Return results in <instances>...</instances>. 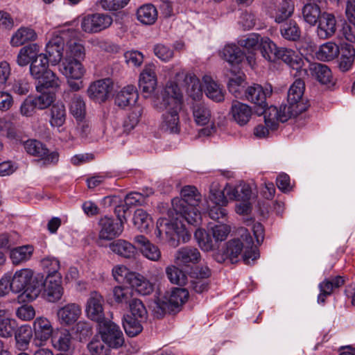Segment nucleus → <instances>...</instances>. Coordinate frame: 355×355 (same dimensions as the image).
Returning <instances> with one entry per match:
<instances>
[{"label":"nucleus","instance_id":"1","mask_svg":"<svg viewBox=\"0 0 355 355\" xmlns=\"http://www.w3.org/2000/svg\"><path fill=\"white\" fill-rule=\"evenodd\" d=\"M183 96L178 85L168 83L162 93V100L154 102V106L160 111L165 110L162 115V128L170 133H178L180 130L179 112L182 110Z\"/></svg>","mask_w":355,"mask_h":355},{"label":"nucleus","instance_id":"2","mask_svg":"<svg viewBox=\"0 0 355 355\" xmlns=\"http://www.w3.org/2000/svg\"><path fill=\"white\" fill-rule=\"evenodd\" d=\"M304 83L297 79L290 87L288 92V105H282L279 107L271 105L266 113V123L275 128L277 122L284 123L291 117H295L306 110L302 98L304 92Z\"/></svg>","mask_w":355,"mask_h":355},{"label":"nucleus","instance_id":"3","mask_svg":"<svg viewBox=\"0 0 355 355\" xmlns=\"http://www.w3.org/2000/svg\"><path fill=\"white\" fill-rule=\"evenodd\" d=\"M241 238L245 243L240 239H232L226 243L221 251L214 254V259L218 263H223L229 260L232 263L239 261L241 252L245 249L243 256L245 264H252L259 257V252L257 247L254 246L252 236L246 229H241Z\"/></svg>","mask_w":355,"mask_h":355},{"label":"nucleus","instance_id":"4","mask_svg":"<svg viewBox=\"0 0 355 355\" xmlns=\"http://www.w3.org/2000/svg\"><path fill=\"white\" fill-rule=\"evenodd\" d=\"M181 198L172 200V207L177 215L191 225H197L201 215L196 207L201 200V195L193 186L187 185L181 189Z\"/></svg>","mask_w":355,"mask_h":355},{"label":"nucleus","instance_id":"5","mask_svg":"<svg viewBox=\"0 0 355 355\" xmlns=\"http://www.w3.org/2000/svg\"><path fill=\"white\" fill-rule=\"evenodd\" d=\"M43 276L34 272L29 268L17 270L12 276L13 293L22 292L26 298L33 301L35 300L42 291Z\"/></svg>","mask_w":355,"mask_h":355},{"label":"nucleus","instance_id":"6","mask_svg":"<svg viewBox=\"0 0 355 355\" xmlns=\"http://www.w3.org/2000/svg\"><path fill=\"white\" fill-rule=\"evenodd\" d=\"M189 292L185 288H174L164 295V299L155 300L151 305L154 315L162 318L166 313H171L182 306L188 299Z\"/></svg>","mask_w":355,"mask_h":355},{"label":"nucleus","instance_id":"7","mask_svg":"<svg viewBox=\"0 0 355 355\" xmlns=\"http://www.w3.org/2000/svg\"><path fill=\"white\" fill-rule=\"evenodd\" d=\"M155 234L159 239H163V234H164L168 243L174 248L180 244V241L185 243L191 238V235L182 225H179L177 222H173L164 218L158 219Z\"/></svg>","mask_w":355,"mask_h":355},{"label":"nucleus","instance_id":"8","mask_svg":"<svg viewBox=\"0 0 355 355\" xmlns=\"http://www.w3.org/2000/svg\"><path fill=\"white\" fill-rule=\"evenodd\" d=\"M26 152L38 158V162L43 166L55 164L59 160L57 151H50L44 144L36 139H28L24 143Z\"/></svg>","mask_w":355,"mask_h":355},{"label":"nucleus","instance_id":"9","mask_svg":"<svg viewBox=\"0 0 355 355\" xmlns=\"http://www.w3.org/2000/svg\"><path fill=\"white\" fill-rule=\"evenodd\" d=\"M98 327L101 338L108 346L112 348H118L123 345L124 343L123 334L118 325L105 319L102 322L98 323Z\"/></svg>","mask_w":355,"mask_h":355},{"label":"nucleus","instance_id":"10","mask_svg":"<svg viewBox=\"0 0 355 355\" xmlns=\"http://www.w3.org/2000/svg\"><path fill=\"white\" fill-rule=\"evenodd\" d=\"M112 24V18L107 14H89L83 17L81 28L86 33H96L107 28Z\"/></svg>","mask_w":355,"mask_h":355},{"label":"nucleus","instance_id":"11","mask_svg":"<svg viewBox=\"0 0 355 355\" xmlns=\"http://www.w3.org/2000/svg\"><path fill=\"white\" fill-rule=\"evenodd\" d=\"M42 289L43 295L49 302H57L61 300L64 288L62 285V275L46 277L43 279Z\"/></svg>","mask_w":355,"mask_h":355},{"label":"nucleus","instance_id":"12","mask_svg":"<svg viewBox=\"0 0 355 355\" xmlns=\"http://www.w3.org/2000/svg\"><path fill=\"white\" fill-rule=\"evenodd\" d=\"M113 89V82L110 78H104L93 82L87 89L88 96L94 101L101 103L109 98Z\"/></svg>","mask_w":355,"mask_h":355},{"label":"nucleus","instance_id":"13","mask_svg":"<svg viewBox=\"0 0 355 355\" xmlns=\"http://www.w3.org/2000/svg\"><path fill=\"white\" fill-rule=\"evenodd\" d=\"M156 67L154 64H146L141 71L139 87L144 98H148L155 91L157 85Z\"/></svg>","mask_w":355,"mask_h":355},{"label":"nucleus","instance_id":"14","mask_svg":"<svg viewBox=\"0 0 355 355\" xmlns=\"http://www.w3.org/2000/svg\"><path fill=\"white\" fill-rule=\"evenodd\" d=\"M104 300L103 296L97 292L91 293L86 305V313L89 318L96 321L98 324L105 320L103 311Z\"/></svg>","mask_w":355,"mask_h":355},{"label":"nucleus","instance_id":"15","mask_svg":"<svg viewBox=\"0 0 355 355\" xmlns=\"http://www.w3.org/2000/svg\"><path fill=\"white\" fill-rule=\"evenodd\" d=\"M99 225V239L103 240H112L119 236L123 230V224L121 221L109 217L101 218Z\"/></svg>","mask_w":355,"mask_h":355},{"label":"nucleus","instance_id":"16","mask_svg":"<svg viewBox=\"0 0 355 355\" xmlns=\"http://www.w3.org/2000/svg\"><path fill=\"white\" fill-rule=\"evenodd\" d=\"M82 314L81 306L76 303H69L60 308L57 316L60 323L64 326L74 324Z\"/></svg>","mask_w":355,"mask_h":355},{"label":"nucleus","instance_id":"17","mask_svg":"<svg viewBox=\"0 0 355 355\" xmlns=\"http://www.w3.org/2000/svg\"><path fill=\"white\" fill-rule=\"evenodd\" d=\"M316 33L322 40L332 37L336 31V21L332 14L324 12L319 19Z\"/></svg>","mask_w":355,"mask_h":355},{"label":"nucleus","instance_id":"18","mask_svg":"<svg viewBox=\"0 0 355 355\" xmlns=\"http://www.w3.org/2000/svg\"><path fill=\"white\" fill-rule=\"evenodd\" d=\"M64 41L60 36L56 35L52 37L46 45L45 54L48 60L53 64H57L64 58L63 54Z\"/></svg>","mask_w":355,"mask_h":355},{"label":"nucleus","instance_id":"19","mask_svg":"<svg viewBox=\"0 0 355 355\" xmlns=\"http://www.w3.org/2000/svg\"><path fill=\"white\" fill-rule=\"evenodd\" d=\"M175 259L176 263L180 266H190L199 263L201 255L197 248L186 246L178 250Z\"/></svg>","mask_w":355,"mask_h":355},{"label":"nucleus","instance_id":"20","mask_svg":"<svg viewBox=\"0 0 355 355\" xmlns=\"http://www.w3.org/2000/svg\"><path fill=\"white\" fill-rule=\"evenodd\" d=\"M134 242L138 245L141 254L148 259L158 261L161 258V251L157 246L152 243L143 235H137Z\"/></svg>","mask_w":355,"mask_h":355},{"label":"nucleus","instance_id":"21","mask_svg":"<svg viewBox=\"0 0 355 355\" xmlns=\"http://www.w3.org/2000/svg\"><path fill=\"white\" fill-rule=\"evenodd\" d=\"M230 114L237 124L243 126L250 120L252 110L248 105L238 101H234L232 103Z\"/></svg>","mask_w":355,"mask_h":355},{"label":"nucleus","instance_id":"22","mask_svg":"<svg viewBox=\"0 0 355 355\" xmlns=\"http://www.w3.org/2000/svg\"><path fill=\"white\" fill-rule=\"evenodd\" d=\"M270 92L265 91L261 85L253 84L245 90V98L261 108H265L267 105L266 96Z\"/></svg>","mask_w":355,"mask_h":355},{"label":"nucleus","instance_id":"23","mask_svg":"<svg viewBox=\"0 0 355 355\" xmlns=\"http://www.w3.org/2000/svg\"><path fill=\"white\" fill-rule=\"evenodd\" d=\"M35 339L41 343L46 341L53 336V327L51 322L46 318L40 317L33 323Z\"/></svg>","mask_w":355,"mask_h":355},{"label":"nucleus","instance_id":"24","mask_svg":"<svg viewBox=\"0 0 355 355\" xmlns=\"http://www.w3.org/2000/svg\"><path fill=\"white\" fill-rule=\"evenodd\" d=\"M138 93L134 85L124 87L115 96V104L120 107H125L135 103L138 99Z\"/></svg>","mask_w":355,"mask_h":355},{"label":"nucleus","instance_id":"25","mask_svg":"<svg viewBox=\"0 0 355 355\" xmlns=\"http://www.w3.org/2000/svg\"><path fill=\"white\" fill-rule=\"evenodd\" d=\"M62 73L67 79L80 80L85 73V69L82 61L63 60Z\"/></svg>","mask_w":355,"mask_h":355},{"label":"nucleus","instance_id":"26","mask_svg":"<svg viewBox=\"0 0 355 355\" xmlns=\"http://www.w3.org/2000/svg\"><path fill=\"white\" fill-rule=\"evenodd\" d=\"M225 191L230 199L236 201L250 200L252 195L250 186L245 182L240 183L235 187H227Z\"/></svg>","mask_w":355,"mask_h":355},{"label":"nucleus","instance_id":"27","mask_svg":"<svg viewBox=\"0 0 355 355\" xmlns=\"http://www.w3.org/2000/svg\"><path fill=\"white\" fill-rule=\"evenodd\" d=\"M109 248L114 253L126 259L133 258L137 252L135 246L123 239L110 243Z\"/></svg>","mask_w":355,"mask_h":355},{"label":"nucleus","instance_id":"28","mask_svg":"<svg viewBox=\"0 0 355 355\" xmlns=\"http://www.w3.org/2000/svg\"><path fill=\"white\" fill-rule=\"evenodd\" d=\"M40 49V46L34 43L22 47L17 57V62L21 67L28 64L32 60L38 58Z\"/></svg>","mask_w":355,"mask_h":355},{"label":"nucleus","instance_id":"29","mask_svg":"<svg viewBox=\"0 0 355 355\" xmlns=\"http://www.w3.org/2000/svg\"><path fill=\"white\" fill-rule=\"evenodd\" d=\"M85 58V49L83 44L75 40L67 43L63 60L83 61Z\"/></svg>","mask_w":355,"mask_h":355},{"label":"nucleus","instance_id":"30","mask_svg":"<svg viewBox=\"0 0 355 355\" xmlns=\"http://www.w3.org/2000/svg\"><path fill=\"white\" fill-rule=\"evenodd\" d=\"M51 341L56 349L67 352L71 347L72 337L67 329H61L52 336Z\"/></svg>","mask_w":355,"mask_h":355},{"label":"nucleus","instance_id":"31","mask_svg":"<svg viewBox=\"0 0 355 355\" xmlns=\"http://www.w3.org/2000/svg\"><path fill=\"white\" fill-rule=\"evenodd\" d=\"M37 37V33L33 28L22 26L13 34L10 44L12 46H19L26 42L35 40Z\"/></svg>","mask_w":355,"mask_h":355},{"label":"nucleus","instance_id":"32","mask_svg":"<svg viewBox=\"0 0 355 355\" xmlns=\"http://www.w3.org/2000/svg\"><path fill=\"white\" fill-rule=\"evenodd\" d=\"M203 83L205 93L209 98L216 102H221L224 100V93L222 88L210 76H204Z\"/></svg>","mask_w":355,"mask_h":355},{"label":"nucleus","instance_id":"33","mask_svg":"<svg viewBox=\"0 0 355 355\" xmlns=\"http://www.w3.org/2000/svg\"><path fill=\"white\" fill-rule=\"evenodd\" d=\"M227 76L229 78L227 87L230 92L236 98L241 97L244 91V74L241 72L236 73L231 70Z\"/></svg>","mask_w":355,"mask_h":355},{"label":"nucleus","instance_id":"34","mask_svg":"<svg viewBox=\"0 0 355 355\" xmlns=\"http://www.w3.org/2000/svg\"><path fill=\"white\" fill-rule=\"evenodd\" d=\"M128 279L131 287L140 295H147L153 291V284L139 274H131Z\"/></svg>","mask_w":355,"mask_h":355},{"label":"nucleus","instance_id":"35","mask_svg":"<svg viewBox=\"0 0 355 355\" xmlns=\"http://www.w3.org/2000/svg\"><path fill=\"white\" fill-rule=\"evenodd\" d=\"M137 19L143 24H153L157 19L156 8L151 3L141 6L137 10Z\"/></svg>","mask_w":355,"mask_h":355},{"label":"nucleus","instance_id":"36","mask_svg":"<svg viewBox=\"0 0 355 355\" xmlns=\"http://www.w3.org/2000/svg\"><path fill=\"white\" fill-rule=\"evenodd\" d=\"M49 60L46 55L41 53L38 58H35L30 62V73L35 79L41 78L48 69Z\"/></svg>","mask_w":355,"mask_h":355},{"label":"nucleus","instance_id":"37","mask_svg":"<svg viewBox=\"0 0 355 355\" xmlns=\"http://www.w3.org/2000/svg\"><path fill=\"white\" fill-rule=\"evenodd\" d=\"M194 237L200 248L204 251L214 250L218 246V241L214 239L209 230L208 232L202 230H197L195 232Z\"/></svg>","mask_w":355,"mask_h":355},{"label":"nucleus","instance_id":"38","mask_svg":"<svg viewBox=\"0 0 355 355\" xmlns=\"http://www.w3.org/2000/svg\"><path fill=\"white\" fill-rule=\"evenodd\" d=\"M33 253V247L30 245L17 247L10 252V259L14 265H19L28 261Z\"/></svg>","mask_w":355,"mask_h":355},{"label":"nucleus","instance_id":"39","mask_svg":"<svg viewBox=\"0 0 355 355\" xmlns=\"http://www.w3.org/2000/svg\"><path fill=\"white\" fill-rule=\"evenodd\" d=\"M192 112L194 121L199 125H205L211 120V110L203 103H193L192 105Z\"/></svg>","mask_w":355,"mask_h":355},{"label":"nucleus","instance_id":"40","mask_svg":"<svg viewBox=\"0 0 355 355\" xmlns=\"http://www.w3.org/2000/svg\"><path fill=\"white\" fill-rule=\"evenodd\" d=\"M17 324L9 313L5 310H0V336L10 338L14 334Z\"/></svg>","mask_w":355,"mask_h":355},{"label":"nucleus","instance_id":"41","mask_svg":"<svg viewBox=\"0 0 355 355\" xmlns=\"http://www.w3.org/2000/svg\"><path fill=\"white\" fill-rule=\"evenodd\" d=\"M277 60H281L293 69L298 70L301 68L302 60L292 49L281 47L277 53Z\"/></svg>","mask_w":355,"mask_h":355},{"label":"nucleus","instance_id":"42","mask_svg":"<svg viewBox=\"0 0 355 355\" xmlns=\"http://www.w3.org/2000/svg\"><path fill=\"white\" fill-rule=\"evenodd\" d=\"M184 83L187 86L188 94L194 100L199 98L202 95V86L199 79L194 73H189L185 75Z\"/></svg>","mask_w":355,"mask_h":355},{"label":"nucleus","instance_id":"43","mask_svg":"<svg viewBox=\"0 0 355 355\" xmlns=\"http://www.w3.org/2000/svg\"><path fill=\"white\" fill-rule=\"evenodd\" d=\"M279 48L268 37H262L260 43V51L262 56L269 62L277 60Z\"/></svg>","mask_w":355,"mask_h":355},{"label":"nucleus","instance_id":"44","mask_svg":"<svg viewBox=\"0 0 355 355\" xmlns=\"http://www.w3.org/2000/svg\"><path fill=\"white\" fill-rule=\"evenodd\" d=\"M38 84L36 86L37 91L49 89H55L60 87V80L56 75L51 70L45 73L41 78H38Z\"/></svg>","mask_w":355,"mask_h":355},{"label":"nucleus","instance_id":"45","mask_svg":"<svg viewBox=\"0 0 355 355\" xmlns=\"http://www.w3.org/2000/svg\"><path fill=\"white\" fill-rule=\"evenodd\" d=\"M340 53L338 46L334 42H327L320 46L316 53L318 59L322 61H329L336 58Z\"/></svg>","mask_w":355,"mask_h":355},{"label":"nucleus","instance_id":"46","mask_svg":"<svg viewBox=\"0 0 355 355\" xmlns=\"http://www.w3.org/2000/svg\"><path fill=\"white\" fill-rule=\"evenodd\" d=\"M311 70L313 76L322 85H327L332 81V73L330 69L322 64L315 63L311 65Z\"/></svg>","mask_w":355,"mask_h":355},{"label":"nucleus","instance_id":"47","mask_svg":"<svg viewBox=\"0 0 355 355\" xmlns=\"http://www.w3.org/2000/svg\"><path fill=\"white\" fill-rule=\"evenodd\" d=\"M224 59L232 64L240 63L244 58L241 49L235 44L226 45L222 51Z\"/></svg>","mask_w":355,"mask_h":355},{"label":"nucleus","instance_id":"48","mask_svg":"<svg viewBox=\"0 0 355 355\" xmlns=\"http://www.w3.org/2000/svg\"><path fill=\"white\" fill-rule=\"evenodd\" d=\"M294 10V5L291 0H282L277 6L274 18L277 23H282L289 18Z\"/></svg>","mask_w":355,"mask_h":355},{"label":"nucleus","instance_id":"49","mask_svg":"<svg viewBox=\"0 0 355 355\" xmlns=\"http://www.w3.org/2000/svg\"><path fill=\"white\" fill-rule=\"evenodd\" d=\"M15 334L17 347L18 349L20 350L26 349L33 336L31 328L26 325L21 326L15 331Z\"/></svg>","mask_w":355,"mask_h":355},{"label":"nucleus","instance_id":"50","mask_svg":"<svg viewBox=\"0 0 355 355\" xmlns=\"http://www.w3.org/2000/svg\"><path fill=\"white\" fill-rule=\"evenodd\" d=\"M66 120L65 107L62 103L54 104L51 108L50 123L53 127L60 128Z\"/></svg>","mask_w":355,"mask_h":355},{"label":"nucleus","instance_id":"51","mask_svg":"<svg viewBox=\"0 0 355 355\" xmlns=\"http://www.w3.org/2000/svg\"><path fill=\"white\" fill-rule=\"evenodd\" d=\"M69 110L71 114L77 119L82 120L86 112L85 103L82 96L74 94L71 98Z\"/></svg>","mask_w":355,"mask_h":355},{"label":"nucleus","instance_id":"52","mask_svg":"<svg viewBox=\"0 0 355 355\" xmlns=\"http://www.w3.org/2000/svg\"><path fill=\"white\" fill-rule=\"evenodd\" d=\"M281 34L284 38L291 41H296L300 37L301 31L296 21L291 20L284 24L281 29Z\"/></svg>","mask_w":355,"mask_h":355},{"label":"nucleus","instance_id":"53","mask_svg":"<svg viewBox=\"0 0 355 355\" xmlns=\"http://www.w3.org/2000/svg\"><path fill=\"white\" fill-rule=\"evenodd\" d=\"M304 20L310 25H315L320 19L322 13L319 6L315 3L306 4L302 10Z\"/></svg>","mask_w":355,"mask_h":355},{"label":"nucleus","instance_id":"54","mask_svg":"<svg viewBox=\"0 0 355 355\" xmlns=\"http://www.w3.org/2000/svg\"><path fill=\"white\" fill-rule=\"evenodd\" d=\"M142 112L143 108L139 105L131 109L123 123L124 131L129 132L138 124Z\"/></svg>","mask_w":355,"mask_h":355},{"label":"nucleus","instance_id":"55","mask_svg":"<svg viewBox=\"0 0 355 355\" xmlns=\"http://www.w3.org/2000/svg\"><path fill=\"white\" fill-rule=\"evenodd\" d=\"M142 322L143 321L130 315L124 317L123 325L125 333L130 337L138 335L143 329L141 324Z\"/></svg>","mask_w":355,"mask_h":355},{"label":"nucleus","instance_id":"56","mask_svg":"<svg viewBox=\"0 0 355 355\" xmlns=\"http://www.w3.org/2000/svg\"><path fill=\"white\" fill-rule=\"evenodd\" d=\"M166 274L169 281L174 284L184 285L187 282V275L179 268L171 265L166 268Z\"/></svg>","mask_w":355,"mask_h":355},{"label":"nucleus","instance_id":"57","mask_svg":"<svg viewBox=\"0 0 355 355\" xmlns=\"http://www.w3.org/2000/svg\"><path fill=\"white\" fill-rule=\"evenodd\" d=\"M133 222L141 231L146 230L152 223L150 216L144 209H137L135 211Z\"/></svg>","mask_w":355,"mask_h":355},{"label":"nucleus","instance_id":"58","mask_svg":"<svg viewBox=\"0 0 355 355\" xmlns=\"http://www.w3.org/2000/svg\"><path fill=\"white\" fill-rule=\"evenodd\" d=\"M261 36L257 33H251L241 37L239 40V44L250 52H253L260 48Z\"/></svg>","mask_w":355,"mask_h":355},{"label":"nucleus","instance_id":"59","mask_svg":"<svg viewBox=\"0 0 355 355\" xmlns=\"http://www.w3.org/2000/svg\"><path fill=\"white\" fill-rule=\"evenodd\" d=\"M37 92H39L40 94L36 96H33V99L38 110H44L49 107L54 101V93L44 89L37 91Z\"/></svg>","mask_w":355,"mask_h":355},{"label":"nucleus","instance_id":"60","mask_svg":"<svg viewBox=\"0 0 355 355\" xmlns=\"http://www.w3.org/2000/svg\"><path fill=\"white\" fill-rule=\"evenodd\" d=\"M87 347L92 355H107L110 347L102 338L96 336L89 343Z\"/></svg>","mask_w":355,"mask_h":355},{"label":"nucleus","instance_id":"61","mask_svg":"<svg viewBox=\"0 0 355 355\" xmlns=\"http://www.w3.org/2000/svg\"><path fill=\"white\" fill-rule=\"evenodd\" d=\"M129 307L132 318H136L141 321H145L147 319V310L146 306L139 299H132L129 302Z\"/></svg>","mask_w":355,"mask_h":355},{"label":"nucleus","instance_id":"62","mask_svg":"<svg viewBox=\"0 0 355 355\" xmlns=\"http://www.w3.org/2000/svg\"><path fill=\"white\" fill-rule=\"evenodd\" d=\"M209 198L211 202L216 205L226 206L228 202L224 191L218 188L217 183H213L210 186Z\"/></svg>","mask_w":355,"mask_h":355},{"label":"nucleus","instance_id":"63","mask_svg":"<svg viewBox=\"0 0 355 355\" xmlns=\"http://www.w3.org/2000/svg\"><path fill=\"white\" fill-rule=\"evenodd\" d=\"M42 267L47 273L46 277L61 275L59 272L60 268V261L55 257H46L41 261Z\"/></svg>","mask_w":355,"mask_h":355},{"label":"nucleus","instance_id":"64","mask_svg":"<svg viewBox=\"0 0 355 355\" xmlns=\"http://www.w3.org/2000/svg\"><path fill=\"white\" fill-rule=\"evenodd\" d=\"M153 53L156 57L163 62L170 61L174 56L173 50L163 44H157L153 47Z\"/></svg>","mask_w":355,"mask_h":355}]
</instances>
